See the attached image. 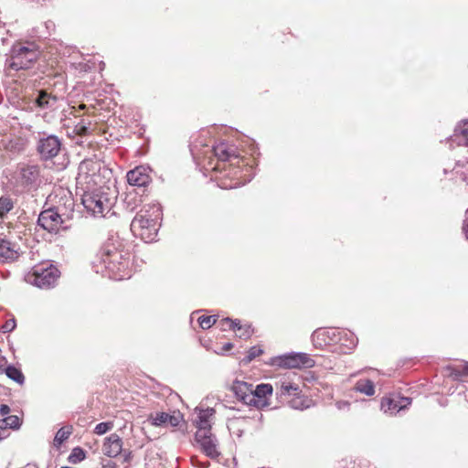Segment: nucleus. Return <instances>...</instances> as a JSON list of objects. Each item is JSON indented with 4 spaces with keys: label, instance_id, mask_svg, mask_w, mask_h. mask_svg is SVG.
<instances>
[{
    "label": "nucleus",
    "instance_id": "obj_1",
    "mask_svg": "<svg viewBox=\"0 0 468 468\" xmlns=\"http://www.w3.org/2000/svg\"><path fill=\"white\" fill-rule=\"evenodd\" d=\"M130 250L118 236L109 238L97 252L92 267L96 273L121 281L131 277Z\"/></svg>",
    "mask_w": 468,
    "mask_h": 468
},
{
    "label": "nucleus",
    "instance_id": "obj_2",
    "mask_svg": "<svg viewBox=\"0 0 468 468\" xmlns=\"http://www.w3.org/2000/svg\"><path fill=\"white\" fill-rule=\"evenodd\" d=\"M81 203L93 216L105 217L112 207V200L99 187L87 186L81 195Z\"/></svg>",
    "mask_w": 468,
    "mask_h": 468
},
{
    "label": "nucleus",
    "instance_id": "obj_3",
    "mask_svg": "<svg viewBox=\"0 0 468 468\" xmlns=\"http://www.w3.org/2000/svg\"><path fill=\"white\" fill-rule=\"evenodd\" d=\"M38 56L39 50L34 43H29L27 46L16 45L13 47L8 66L14 70L28 69Z\"/></svg>",
    "mask_w": 468,
    "mask_h": 468
},
{
    "label": "nucleus",
    "instance_id": "obj_4",
    "mask_svg": "<svg viewBox=\"0 0 468 468\" xmlns=\"http://www.w3.org/2000/svg\"><path fill=\"white\" fill-rule=\"evenodd\" d=\"M102 169L104 172L107 171L104 165L96 156L84 159L79 165L77 185H99Z\"/></svg>",
    "mask_w": 468,
    "mask_h": 468
},
{
    "label": "nucleus",
    "instance_id": "obj_5",
    "mask_svg": "<svg viewBox=\"0 0 468 468\" xmlns=\"http://www.w3.org/2000/svg\"><path fill=\"white\" fill-rule=\"evenodd\" d=\"M18 186L25 190H35L40 185V166L33 164H20L15 173Z\"/></svg>",
    "mask_w": 468,
    "mask_h": 468
},
{
    "label": "nucleus",
    "instance_id": "obj_6",
    "mask_svg": "<svg viewBox=\"0 0 468 468\" xmlns=\"http://www.w3.org/2000/svg\"><path fill=\"white\" fill-rule=\"evenodd\" d=\"M62 149L61 139L55 134L47 133H38L37 143V152L41 160L48 161L58 156Z\"/></svg>",
    "mask_w": 468,
    "mask_h": 468
},
{
    "label": "nucleus",
    "instance_id": "obj_7",
    "mask_svg": "<svg viewBox=\"0 0 468 468\" xmlns=\"http://www.w3.org/2000/svg\"><path fill=\"white\" fill-rule=\"evenodd\" d=\"M59 276V271L50 263H42L32 269V283L41 289L54 286Z\"/></svg>",
    "mask_w": 468,
    "mask_h": 468
},
{
    "label": "nucleus",
    "instance_id": "obj_8",
    "mask_svg": "<svg viewBox=\"0 0 468 468\" xmlns=\"http://www.w3.org/2000/svg\"><path fill=\"white\" fill-rule=\"evenodd\" d=\"M37 225L51 234H58L59 230H68L70 228L55 208L43 210L38 216Z\"/></svg>",
    "mask_w": 468,
    "mask_h": 468
},
{
    "label": "nucleus",
    "instance_id": "obj_9",
    "mask_svg": "<svg viewBox=\"0 0 468 468\" xmlns=\"http://www.w3.org/2000/svg\"><path fill=\"white\" fill-rule=\"evenodd\" d=\"M158 227V222H149L141 218H134L131 223V230L133 235L140 237L146 243H150L155 239Z\"/></svg>",
    "mask_w": 468,
    "mask_h": 468
},
{
    "label": "nucleus",
    "instance_id": "obj_10",
    "mask_svg": "<svg viewBox=\"0 0 468 468\" xmlns=\"http://www.w3.org/2000/svg\"><path fill=\"white\" fill-rule=\"evenodd\" d=\"M342 329L335 327L316 329L311 336L315 348L322 349L326 346L336 345L341 340Z\"/></svg>",
    "mask_w": 468,
    "mask_h": 468
},
{
    "label": "nucleus",
    "instance_id": "obj_11",
    "mask_svg": "<svg viewBox=\"0 0 468 468\" xmlns=\"http://www.w3.org/2000/svg\"><path fill=\"white\" fill-rule=\"evenodd\" d=\"M195 439L202 452L210 459H217L220 455L218 439L211 431H196Z\"/></svg>",
    "mask_w": 468,
    "mask_h": 468
},
{
    "label": "nucleus",
    "instance_id": "obj_12",
    "mask_svg": "<svg viewBox=\"0 0 468 468\" xmlns=\"http://www.w3.org/2000/svg\"><path fill=\"white\" fill-rule=\"evenodd\" d=\"M281 365L288 368L312 367L314 361L305 353H291L281 357Z\"/></svg>",
    "mask_w": 468,
    "mask_h": 468
},
{
    "label": "nucleus",
    "instance_id": "obj_13",
    "mask_svg": "<svg viewBox=\"0 0 468 468\" xmlns=\"http://www.w3.org/2000/svg\"><path fill=\"white\" fill-rule=\"evenodd\" d=\"M34 105L39 111H54L57 108L58 97L48 93L47 90H40L33 99Z\"/></svg>",
    "mask_w": 468,
    "mask_h": 468
},
{
    "label": "nucleus",
    "instance_id": "obj_14",
    "mask_svg": "<svg viewBox=\"0 0 468 468\" xmlns=\"http://www.w3.org/2000/svg\"><path fill=\"white\" fill-rule=\"evenodd\" d=\"M272 386L271 384H259L255 388H252V393L249 398L252 399L251 406L260 409L266 405L267 395H271Z\"/></svg>",
    "mask_w": 468,
    "mask_h": 468
},
{
    "label": "nucleus",
    "instance_id": "obj_15",
    "mask_svg": "<svg viewBox=\"0 0 468 468\" xmlns=\"http://www.w3.org/2000/svg\"><path fill=\"white\" fill-rule=\"evenodd\" d=\"M197 415L193 420L197 431H211L210 419L215 414V410L212 408H207L205 410H196Z\"/></svg>",
    "mask_w": 468,
    "mask_h": 468
},
{
    "label": "nucleus",
    "instance_id": "obj_16",
    "mask_svg": "<svg viewBox=\"0 0 468 468\" xmlns=\"http://www.w3.org/2000/svg\"><path fill=\"white\" fill-rule=\"evenodd\" d=\"M252 384L235 380L231 386V390L239 400L242 401L246 405L251 406L252 399L249 398V395L252 393Z\"/></svg>",
    "mask_w": 468,
    "mask_h": 468
},
{
    "label": "nucleus",
    "instance_id": "obj_17",
    "mask_svg": "<svg viewBox=\"0 0 468 468\" xmlns=\"http://www.w3.org/2000/svg\"><path fill=\"white\" fill-rule=\"evenodd\" d=\"M214 155L220 161H231L232 159H239L237 149L234 145H229L225 142H220L212 147Z\"/></svg>",
    "mask_w": 468,
    "mask_h": 468
},
{
    "label": "nucleus",
    "instance_id": "obj_18",
    "mask_svg": "<svg viewBox=\"0 0 468 468\" xmlns=\"http://www.w3.org/2000/svg\"><path fill=\"white\" fill-rule=\"evenodd\" d=\"M102 451L109 457H116L122 452V441L116 433H112L105 439Z\"/></svg>",
    "mask_w": 468,
    "mask_h": 468
},
{
    "label": "nucleus",
    "instance_id": "obj_19",
    "mask_svg": "<svg viewBox=\"0 0 468 468\" xmlns=\"http://www.w3.org/2000/svg\"><path fill=\"white\" fill-rule=\"evenodd\" d=\"M127 181L132 186H145L150 182L146 168L137 166L127 173Z\"/></svg>",
    "mask_w": 468,
    "mask_h": 468
},
{
    "label": "nucleus",
    "instance_id": "obj_20",
    "mask_svg": "<svg viewBox=\"0 0 468 468\" xmlns=\"http://www.w3.org/2000/svg\"><path fill=\"white\" fill-rule=\"evenodd\" d=\"M134 218H141L149 222H158L162 218V208L159 204H148L144 206Z\"/></svg>",
    "mask_w": 468,
    "mask_h": 468
},
{
    "label": "nucleus",
    "instance_id": "obj_21",
    "mask_svg": "<svg viewBox=\"0 0 468 468\" xmlns=\"http://www.w3.org/2000/svg\"><path fill=\"white\" fill-rule=\"evenodd\" d=\"M450 141L457 145L468 146V120H464L458 124Z\"/></svg>",
    "mask_w": 468,
    "mask_h": 468
},
{
    "label": "nucleus",
    "instance_id": "obj_22",
    "mask_svg": "<svg viewBox=\"0 0 468 468\" xmlns=\"http://www.w3.org/2000/svg\"><path fill=\"white\" fill-rule=\"evenodd\" d=\"M17 257L18 252L16 250V245L5 239H0V261H12Z\"/></svg>",
    "mask_w": 468,
    "mask_h": 468
},
{
    "label": "nucleus",
    "instance_id": "obj_23",
    "mask_svg": "<svg viewBox=\"0 0 468 468\" xmlns=\"http://www.w3.org/2000/svg\"><path fill=\"white\" fill-rule=\"evenodd\" d=\"M226 324H228L229 328L230 330H233V331L243 330V332L239 335L240 337H243V338L246 339V338L250 337V335H251L252 332L250 330V326H246V327L243 328V326L240 324V321L238 320V319L232 320V319H230L229 317L222 319L219 322V325H220L221 330H223V331L226 330V327H225Z\"/></svg>",
    "mask_w": 468,
    "mask_h": 468
},
{
    "label": "nucleus",
    "instance_id": "obj_24",
    "mask_svg": "<svg viewBox=\"0 0 468 468\" xmlns=\"http://www.w3.org/2000/svg\"><path fill=\"white\" fill-rule=\"evenodd\" d=\"M399 400L396 395L392 397L383 398L381 401V410L385 413H388L390 415H394L399 412L401 410H404V405H399Z\"/></svg>",
    "mask_w": 468,
    "mask_h": 468
},
{
    "label": "nucleus",
    "instance_id": "obj_25",
    "mask_svg": "<svg viewBox=\"0 0 468 468\" xmlns=\"http://www.w3.org/2000/svg\"><path fill=\"white\" fill-rule=\"evenodd\" d=\"M142 204V197L137 193L130 192L123 199V207L128 212H133Z\"/></svg>",
    "mask_w": 468,
    "mask_h": 468
},
{
    "label": "nucleus",
    "instance_id": "obj_26",
    "mask_svg": "<svg viewBox=\"0 0 468 468\" xmlns=\"http://www.w3.org/2000/svg\"><path fill=\"white\" fill-rule=\"evenodd\" d=\"M341 340L336 345L344 346L346 350H352L357 344V338L354 333L342 330Z\"/></svg>",
    "mask_w": 468,
    "mask_h": 468
},
{
    "label": "nucleus",
    "instance_id": "obj_27",
    "mask_svg": "<svg viewBox=\"0 0 468 468\" xmlns=\"http://www.w3.org/2000/svg\"><path fill=\"white\" fill-rule=\"evenodd\" d=\"M354 389L367 396H373L375 394V385L370 379H358L355 384Z\"/></svg>",
    "mask_w": 468,
    "mask_h": 468
},
{
    "label": "nucleus",
    "instance_id": "obj_28",
    "mask_svg": "<svg viewBox=\"0 0 468 468\" xmlns=\"http://www.w3.org/2000/svg\"><path fill=\"white\" fill-rule=\"evenodd\" d=\"M5 375L7 376V378H9L10 379L14 380L15 382H16L20 385L24 384V382H25L24 374L22 373V371L20 369H18L15 366H13V365L7 366L5 367Z\"/></svg>",
    "mask_w": 468,
    "mask_h": 468
},
{
    "label": "nucleus",
    "instance_id": "obj_29",
    "mask_svg": "<svg viewBox=\"0 0 468 468\" xmlns=\"http://www.w3.org/2000/svg\"><path fill=\"white\" fill-rule=\"evenodd\" d=\"M169 413L166 412H155L151 413L148 417V420L151 421L152 425L161 427L167 426Z\"/></svg>",
    "mask_w": 468,
    "mask_h": 468
},
{
    "label": "nucleus",
    "instance_id": "obj_30",
    "mask_svg": "<svg viewBox=\"0 0 468 468\" xmlns=\"http://www.w3.org/2000/svg\"><path fill=\"white\" fill-rule=\"evenodd\" d=\"M72 433V427L67 426L60 428L54 438V445L59 447Z\"/></svg>",
    "mask_w": 468,
    "mask_h": 468
},
{
    "label": "nucleus",
    "instance_id": "obj_31",
    "mask_svg": "<svg viewBox=\"0 0 468 468\" xmlns=\"http://www.w3.org/2000/svg\"><path fill=\"white\" fill-rule=\"evenodd\" d=\"M21 425L20 419L16 415L7 416L2 420H0V429L2 428H10V429H18Z\"/></svg>",
    "mask_w": 468,
    "mask_h": 468
},
{
    "label": "nucleus",
    "instance_id": "obj_32",
    "mask_svg": "<svg viewBox=\"0 0 468 468\" xmlns=\"http://www.w3.org/2000/svg\"><path fill=\"white\" fill-rule=\"evenodd\" d=\"M14 207V202L9 197H0V218H4Z\"/></svg>",
    "mask_w": 468,
    "mask_h": 468
},
{
    "label": "nucleus",
    "instance_id": "obj_33",
    "mask_svg": "<svg viewBox=\"0 0 468 468\" xmlns=\"http://www.w3.org/2000/svg\"><path fill=\"white\" fill-rule=\"evenodd\" d=\"M262 353H263V350L260 346H251L249 349L247 356L242 359L241 362L244 365H247V364L250 363L253 359H255L256 357L261 356Z\"/></svg>",
    "mask_w": 468,
    "mask_h": 468
},
{
    "label": "nucleus",
    "instance_id": "obj_34",
    "mask_svg": "<svg viewBox=\"0 0 468 468\" xmlns=\"http://www.w3.org/2000/svg\"><path fill=\"white\" fill-rule=\"evenodd\" d=\"M86 453L80 447H76L70 452L68 460L70 463H78L85 459Z\"/></svg>",
    "mask_w": 468,
    "mask_h": 468
},
{
    "label": "nucleus",
    "instance_id": "obj_35",
    "mask_svg": "<svg viewBox=\"0 0 468 468\" xmlns=\"http://www.w3.org/2000/svg\"><path fill=\"white\" fill-rule=\"evenodd\" d=\"M217 322V318L215 315L205 316L202 315L198 318V323L201 328L209 329L212 325H214Z\"/></svg>",
    "mask_w": 468,
    "mask_h": 468
},
{
    "label": "nucleus",
    "instance_id": "obj_36",
    "mask_svg": "<svg viewBox=\"0 0 468 468\" xmlns=\"http://www.w3.org/2000/svg\"><path fill=\"white\" fill-rule=\"evenodd\" d=\"M112 427L113 424L111 421L100 422L96 425L94 432L98 435H102L111 431Z\"/></svg>",
    "mask_w": 468,
    "mask_h": 468
},
{
    "label": "nucleus",
    "instance_id": "obj_37",
    "mask_svg": "<svg viewBox=\"0 0 468 468\" xmlns=\"http://www.w3.org/2000/svg\"><path fill=\"white\" fill-rule=\"evenodd\" d=\"M452 376L454 380H462V378L468 376V363L465 364L462 368H453Z\"/></svg>",
    "mask_w": 468,
    "mask_h": 468
},
{
    "label": "nucleus",
    "instance_id": "obj_38",
    "mask_svg": "<svg viewBox=\"0 0 468 468\" xmlns=\"http://www.w3.org/2000/svg\"><path fill=\"white\" fill-rule=\"evenodd\" d=\"M298 390V387L291 384V383H283L281 386V394L282 395H291L292 392H296Z\"/></svg>",
    "mask_w": 468,
    "mask_h": 468
},
{
    "label": "nucleus",
    "instance_id": "obj_39",
    "mask_svg": "<svg viewBox=\"0 0 468 468\" xmlns=\"http://www.w3.org/2000/svg\"><path fill=\"white\" fill-rule=\"evenodd\" d=\"M180 423V415L179 414H169V417H168V422H167V426H171V427H177Z\"/></svg>",
    "mask_w": 468,
    "mask_h": 468
},
{
    "label": "nucleus",
    "instance_id": "obj_40",
    "mask_svg": "<svg viewBox=\"0 0 468 468\" xmlns=\"http://www.w3.org/2000/svg\"><path fill=\"white\" fill-rule=\"evenodd\" d=\"M16 326L15 319L7 320L5 324L2 326V330L4 333L12 332Z\"/></svg>",
    "mask_w": 468,
    "mask_h": 468
},
{
    "label": "nucleus",
    "instance_id": "obj_41",
    "mask_svg": "<svg viewBox=\"0 0 468 468\" xmlns=\"http://www.w3.org/2000/svg\"><path fill=\"white\" fill-rule=\"evenodd\" d=\"M75 131L80 135H86L89 133V127L83 122H80L75 126Z\"/></svg>",
    "mask_w": 468,
    "mask_h": 468
},
{
    "label": "nucleus",
    "instance_id": "obj_42",
    "mask_svg": "<svg viewBox=\"0 0 468 468\" xmlns=\"http://www.w3.org/2000/svg\"><path fill=\"white\" fill-rule=\"evenodd\" d=\"M398 400L399 401V405H404V409L408 408L411 404L412 399L409 397H400L399 395H396Z\"/></svg>",
    "mask_w": 468,
    "mask_h": 468
},
{
    "label": "nucleus",
    "instance_id": "obj_43",
    "mask_svg": "<svg viewBox=\"0 0 468 468\" xmlns=\"http://www.w3.org/2000/svg\"><path fill=\"white\" fill-rule=\"evenodd\" d=\"M45 27L47 29V33L45 35H43V37H47V36H49L51 31L54 30L55 24L51 20H48V21L45 22Z\"/></svg>",
    "mask_w": 468,
    "mask_h": 468
},
{
    "label": "nucleus",
    "instance_id": "obj_44",
    "mask_svg": "<svg viewBox=\"0 0 468 468\" xmlns=\"http://www.w3.org/2000/svg\"><path fill=\"white\" fill-rule=\"evenodd\" d=\"M335 406L339 410H345L349 409L350 403L348 401L341 400L337 401Z\"/></svg>",
    "mask_w": 468,
    "mask_h": 468
},
{
    "label": "nucleus",
    "instance_id": "obj_45",
    "mask_svg": "<svg viewBox=\"0 0 468 468\" xmlns=\"http://www.w3.org/2000/svg\"><path fill=\"white\" fill-rule=\"evenodd\" d=\"M10 412V408L6 404H1L0 405V414L2 416H5Z\"/></svg>",
    "mask_w": 468,
    "mask_h": 468
},
{
    "label": "nucleus",
    "instance_id": "obj_46",
    "mask_svg": "<svg viewBox=\"0 0 468 468\" xmlns=\"http://www.w3.org/2000/svg\"><path fill=\"white\" fill-rule=\"evenodd\" d=\"M123 463H130L131 460H132V457H133V454H132V452L131 451H123Z\"/></svg>",
    "mask_w": 468,
    "mask_h": 468
},
{
    "label": "nucleus",
    "instance_id": "obj_47",
    "mask_svg": "<svg viewBox=\"0 0 468 468\" xmlns=\"http://www.w3.org/2000/svg\"><path fill=\"white\" fill-rule=\"evenodd\" d=\"M102 468H117V465L112 461H108L106 463L102 465Z\"/></svg>",
    "mask_w": 468,
    "mask_h": 468
},
{
    "label": "nucleus",
    "instance_id": "obj_48",
    "mask_svg": "<svg viewBox=\"0 0 468 468\" xmlns=\"http://www.w3.org/2000/svg\"><path fill=\"white\" fill-rule=\"evenodd\" d=\"M8 431H6L5 428H2L0 429V441H2L3 439L6 438L8 436Z\"/></svg>",
    "mask_w": 468,
    "mask_h": 468
},
{
    "label": "nucleus",
    "instance_id": "obj_49",
    "mask_svg": "<svg viewBox=\"0 0 468 468\" xmlns=\"http://www.w3.org/2000/svg\"><path fill=\"white\" fill-rule=\"evenodd\" d=\"M233 347V345L231 343H226L223 347H222V351L223 352H227V351H229L231 348Z\"/></svg>",
    "mask_w": 468,
    "mask_h": 468
},
{
    "label": "nucleus",
    "instance_id": "obj_50",
    "mask_svg": "<svg viewBox=\"0 0 468 468\" xmlns=\"http://www.w3.org/2000/svg\"><path fill=\"white\" fill-rule=\"evenodd\" d=\"M145 468H162V467H161V463H158L157 466H154V464H152L150 463H145Z\"/></svg>",
    "mask_w": 468,
    "mask_h": 468
},
{
    "label": "nucleus",
    "instance_id": "obj_51",
    "mask_svg": "<svg viewBox=\"0 0 468 468\" xmlns=\"http://www.w3.org/2000/svg\"><path fill=\"white\" fill-rule=\"evenodd\" d=\"M463 231L465 233L466 238L468 239V221L467 223L463 224Z\"/></svg>",
    "mask_w": 468,
    "mask_h": 468
},
{
    "label": "nucleus",
    "instance_id": "obj_52",
    "mask_svg": "<svg viewBox=\"0 0 468 468\" xmlns=\"http://www.w3.org/2000/svg\"><path fill=\"white\" fill-rule=\"evenodd\" d=\"M467 221H468V209L465 212V218H464L463 224L467 223Z\"/></svg>",
    "mask_w": 468,
    "mask_h": 468
},
{
    "label": "nucleus",
    "instance_id": "obj_53",
    "mask_svg": "<svg viewBox=\"0 0 468 468\" xmlns=\"http://www.w3.org/2000/svg\"><path fill=\"white\" fill-rule=\"evenodd\" d=\"M295 409H300V410H303L305 407L303 406H293Z\"/></svg>",
    "mask_w": 468,
    "mask_h": 468
},
{
    "label": "nucleus",
    "instance_id": "obj_54",
    "mask_svg": "<svg viewBox=\"0 0 468 468\" xmlns=\"http://www.w3.org/2000/svg\"><path fill=\"white\" fill-rule=\"evenodd\" d=\"M257 415H258V419L261 420L262 418V414L261 412H257Z\"/></svg>",
    "mask_w": 468,
    "mask_h": 468
}]
</instances>
